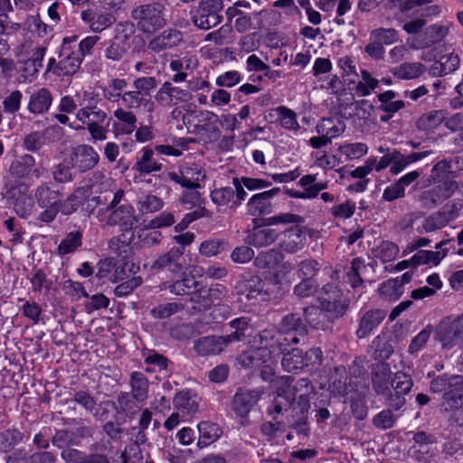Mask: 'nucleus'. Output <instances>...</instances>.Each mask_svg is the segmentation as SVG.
Wrapping results in <instances>:
<instances>
[{
    "mask_svg": "<svg viewBox=\"0 0 463 463\" xmlns=\"http://www.w3.org/2000/svg\"><path fill=\"white\" fill-rule=\"evenodd\" d=\"M349 306L347 298L343 292L334 285L327 284L323 288V295L320 298V309L315 307L304 309L305 320L315 326H317V317L324 311L329 319L342 317Z\"/></svg>",
    "mask_w": 463,
    "mask_h": 463,
    "instance_id": "nucleus-1",
    "label": "nucleus"
},
{
    "mask_svg": "<svg viewBox=\"0 0 463 463\" xmlns=\"http://www.w3.org/2000/svg\"><path fill=\"white\" fill-rule=\"evenodd\" d=\"M77 36L65 37L58 51V58H50L47 71L57 77H71L80 69L82 60L76 46Z\"/></svg>",
    "mask_w": 463,
    "mask_h": 463,
    "instance_id": "nucleus-2",
    "label": "nucleus"
},
{
    "mask_svg": "<svg viewBox=\"0 0 463 463\" xmlns=\"http://www.w3.org/2000/svg\"><path fill=\"white\" fill-rule=\"evenodd\" d=\"M165 8L158 2L140 5L131 12L137 29L146 35H152L167 24Z\"/></svg>",
    "mask_w": 463,
    "mask_h": 463,
    "instance_id": "nucleus-3",
    "label": "nucleus"
},
{
    "mask_svg": "<svg viewBox=\"0 0 463 463\" xmlns=\"http://www.w3.org/2000/svg\"><path fill=\"white\" fill-rule=\"evenodd\" d=\"M315 387L308 378H300L292 386L291 394L294 395V401L298 396V407L299 409V416L297 420L289 424L298 433L307 434L308 428L307 425L308 411L310 408L309 394L313 392Z\"/></svg>",
    "mask_w": 463,
    "mask_h": 463,
    "instance_id": "nucleus-4",
    "label": "nucleus"
},
{
    "mask_svg": "<svg viewBox=\"0 0 463 463\" xmlns=\"http://www.w3.org/2000/svg\"><path fill=\"white\" fill-rule=\"evenodd\" d=\"M223 0H201L191 11L193 24L202 29L209 30L218 25L222 16Z\"/></svg>",
    "mask_w": 463,
    "mask_h": 463,
    "instance_id": "nucleus-5",
    "label": "nucleus"
},
{
    "mask_svg": "<svg viewBox=\"0 0 463 463\" xmlns=\"http://www.w3.org/2000/svg\"><path fill=\"white\" fill-rule=\"evenodd\" d=\"M195 123L193 132L205 143H215L221 137L218 128L219 117L209 110H199L194 113Z\"/></svg>",
    "mask_w": 463,
    "mask_h": 463,
    "instance_id": "nucleus-6",
    "label": "nucleus"
},
{
    "mask_svg": "<svg viewBox=\"0 0 463 463\" xmlns=\"http://www.w3.org/2000/svg\"><path fill=\"white\" fill-rule=\"evenodd\" d=\"M436 339L443 348L459 345L463 341V314L454 319H444L437 327Z\"/></svg>",
    "mask_w": 463,
    "mask_h": 463,
    "instance_id": "nucleus-7",
    "label": "nucleus"
},
{
    "mask_svg": "<svg viewBox=\"0 0 463 463\" xmlns=\"http://www.w3.org/2000/svg\"><path fill=\"white\" fill-rule=\"evenodd\" d=\"M184 248L173 247L167 252L158 256L151 264L153 271H169L174 275L183 273L185 269Z\"/></svg>",
    "mask_w": 463,
    "mask_h": 463,
    "instance_id": "nucleus-8",
    "label": "nucleus"
},
{
    "mask_svg": "<svg viewBox=\"0 0 463 463\" xmlns=\"http://www.w3.org/2000/svg\"><path fill=\"white\" fill-rule=\"evenodd\" d=\"M99 161V154L94 148L86 144L79 145L73 148L71 155V163L72 167L84 173L94 168Z\"/></svg>",
    "mask_w": 463,
    "mask_h": 463,
    "instance_id": "nucleus-9",
    "label": "nucleus"
},
{
    "mask_svg": "<svg viewBox=\"0 0 463 463\" xmlns=\"http://www.w3.org/2000/svg\"><path fill=\"white\" fill-rule=\"evenodd\" d=\"M80 17L93 33L103 32L116 21L110 13L104 12L96 5L81 11Z\"/></svg>",
    "mask_w": 463,
    "mask_h": 463,
    "instance_id": "nucleus-10",
    "label": "nucleus"
},
{
    "mask_svg": "<svg viewBox=\"0 0 463 463\" xmlns=\"http://www.w3.org/2000/svg\"><path fill=\"white\" fill-rule=\"evenodd\" d=\"M191 99L187 90L175 87L169 81H165L155 95L157 103L165 107H172L178 103L186 102Z\"/></svg>",
    "mask_w": 463,
    "mask_h": 463,
    "instance_id": "nucleus-11",
    "label": "nucleus"
},
{
    "mask_svg": "<svg viewBox=\"0 0 463 463\" xmlns=\"http://www.w3.org/2000/svg\"><path fill=\"white\" fill-rule=\"evenodd\" d=\"M263 393L264 392L260 388L253 390L239 389L232 400V408L236 414L241 417L248 415Z\"/></svg>",
    "mask_w": 463,
    "mask_h": 463,
    "instance_id": "nucleus-12",
    "label": "nucleus"
},
{
    "mask_svg": "<svg viewBox=\"0 0 463 463\" xmlns=\"http://www.w3.org/2000/svg\"><path fill=\"white\" fill-rule=\"evenodd\" d=\"M182 42V32L177 29L168 28L154 36L148 42L147 48L153 52L159 53L177 47Z\"/></svg>",
    "mask_w": 463,
    "mask_h": 463,
    "instance_id": "nucleus-13",
    "label": "nucleus"
},
{
    "mask_svg": "<svg viewBox=\"0 0 463 463\" xmlns=\"http://www.w3.org/2000/svg\"><path fill=\"white\" fill-rule=\"evenodd\" d=\"M225 335H207L194 342V349L201 356L217 355L229 345Z\"/></svg>",
    "mask_w": 463,
    "mask_h": 463,
    "instance_id": "nucleus-14",
    "label": "nucleus"
},
{
    "mask_svg": "<svg viewBox=\"0 0 463 463\" xmlns=\"http://www.w3.org/2000/svg\"><path fill=\"white\" fill-rule=\"evenodd\" d=\"M279 192L280 188L274 187L269 191L252 195L247 203L248 213L251 216H260L270 213L272 211L271 200Z\"/></svg>",
    "mask_w": 463,
    "mask_h": 463,
    "instance_id": "nucleus-15",
    "label": "nucleus"
},
{
    "mask_svg": "<svg viewBox=\"0 0 463 463\" xmlns=\"http://www.w3.org/2000/svg\"><path fill=\"white\" fill-rule=\"evenodd\" d=\"M137 222L135 210L130 204H122L113 208L107 220L108 224L118 225L124 231L133 229Z\"/></svg>",
    "mask_w": 463,
    "mask_h": 463,
    "instance_id": "nucleus-16",
    "label": "nucleus"
},
{
    "mask_svg": "<svg viewBox=\"0 0 463 463\" xmlns=\"http://www.w3.org/2000/svg\"><path fill=\"white\" fill-rule=\"evenodd\" d=\"M264 281L259 276H251L241 280L236 285L239 295L244 296L247 300L264 299L267 293L264 291Z\"/></svg>",
    "mask_w": 463,
    "mask_h": 463,
    "instance_id": "nucleus-17",
    "label": "nucleus"
},
{
    "mask_svg": "<svg viewBox=\"0 0 463 463\" xmlns=\"http://www.w3.org/2000/svg\"><path fill=\"white\" fill-rule=\"evenodd\" d=\"M372 385L377 394L387 395L392 385V371L388 364L378 363L372 368Z\"/></svg>",
    "mask_w": 463,
    "mask_h": 463,
    "instance_id": "nucleus-18",
    "label": "nucleus"
},
{
    "mask_svg": "<svg viewBox=\"0 0 463 463\" xmlns=\"http://www.w3.org/2000/svg\"><path fill=\"white\" fill-rule=\"evenodd\" d=\"M279 232L267 226L253 228L247 236L249 245L256 248L268 247L274 243L279 238Z\"/></svg>",
    "mask_w": 463,
    "mask_h": 463,
    "instance_id": "nucleus-19",
    "label": "nucleus"
},
{
    "mask_svg": "<svg viewBox=\"0 0 463 463\" xmlns=\"http://www.w3.org/2000/svg\"><path fill=\"white\" fill-rule=\"evenodd\" d=\"M433 392H443V398L450 392H461L463 389V376L461 375H440L430 382V386Z\"/></svg>",
    "mask_w": 463,
    "mask_h": 463,
    "instance_id": "nucleus-20",
    "label": "nucleus"
},
{
    "mask_svg": "<svg viewBox=\"0 0 463 463\" xmlns=\"http://www.w3.org/2000/svg\"><path fill=\"white\" fill-rule=\"evenodd\" d=\"M306 239V233L302 229L298 226L292 227L283 232L279 246L287 253H295L303 249Z\"/></svg>",
    "mask_w": 463,
    "mask_h": 463,
    "instance_id": "nucleus-21",
    "label": "nucleus"
},
{
    "mask_svg": "<svg viewBox=\"0 0 463 463\" xmlns=\"http://www.w3.org/2000/svg\"><path fill=\"white\" fill-rule=\"evenodd\" d=\"M198 66V60L194 55H186L177 60L171 61L169 67L171 71L176 73L172 80L175 83L183 82L186 80L188 71H193Z\"/></svg>",
    "mask_w": 463,
    "mask_h": 463,
    "instance_id": "nucleus-22",
    "label": "nucleus"
},
{
    "mask_svg": "<svg viewBox=\"0 0 463 463\" xmlns=\"http://www.w3.org/2000/svg\"><path fill=\"white\" fill-rule=\"evenodd\" d=\"M385 317L383 311L380 309H372L364 314L361 317L356 335L358 338L368 336L372 331L376 328Z\"/></svg>",
    "mask_w": 463,
    "mask_h": 463,
    "instance_id": "nucleus-23",
    "label": "nucleus"
},
{
    "mask_svg": "<svg viewBox=\"0 0 463 463\" xmlns=\"http://www.w3.org/2000/svg\"><path fill=\"white\" fill-rule=\"evenodd\" d=\"M76 118L86 127L92 123H105L108 119V114L96 105H92L90 100L88 105L78 109Z\"/></svg>",
    "mask_w": 463,
    "mask_h": 463,
    "instance_id": "nucleus-24",
    "label": "nucleus"
},
{
    "mask_svg": "<svg viewBox=\"0 0 463 463\" xmlns=\"http://www.w3.org/2000/svg\"><path fill=\"white\" fill-rule=\"evenodd\" d=\"M52 103V92L46 88H42L30 96L28 109L33 114H43L49 110Z\"/></svg>",
    "mask_w": 463,
    "mask_h": 463,
    "instance_id": "nucleus-25",
    "label": "nucleus"
},
{
    "mask_svg": "<svg viewBox=\"0 0 463 463\" xmlns=\"http://www.w3.org/2000/svg\"><path fill=\"white\" fill-rule=\"evenodd\" d=\"M133 169L140 174L148 175L153 172L160 171L162 169V164L154 158V150L146 146L137 158Z\"/></svg>",
    "mask_w": 463,
    "mask_h": 463,
    "instance_id": "nucleus-26",
    "label": "nucleus"
},
{
    "mask_svg": "<svg viewBox=\"0 0 463 463\" xmlns=\"http://www.w3.org/2000/svg\"><path fill=\"white\" fill-rule=\"evenodd\" d=\"M458 55L451 52L442 55L439 61H436L430 69L432 76L440 77L455 71L459 65Z\"/></svg>",
    "mask_w": 463,
    "mask_h": 463,
    "instance_id": "nucleus-27",
    "label": "nucleus"
},
{
    "mask_svg": "<svg viewBox=\"0 0 463 463\" xmlns=\"http://www.w3.org/2000/svg\"><path fill=\"white\" fill-rule=\"evenodd\" d=\"M35 166V159L31 155H24L14 160L10 166V173L13 176L23 178L29 175L32 172L39 177L40 173Z\"/></svg>",
    "mask_w": 463,
    "mask_h": 463,
    "instance_id": "nucleus-28",
    "label": "nucleus"
},
{
    "mask_svg": "<svg viewBox=\"0 0 463 463\" xmlns=\"http://www.w3.org/2000/svg\"><path fill=\"white\" fill-rule=\"evenodd\" d=\"M317 133L325 135L330 141L345 130V123L340 118H323L316 127Z\"/></svg>",
    "mask_w": 463,
    "mask_h": 463,
    "instance_id": "nucleus-29",
    "label": "nucleus"
},
{
    "mask_svg": "<svg viewBox=\"0 0 463 463\" xmlns=\"http://www.w3.org/2000/svg\"><path fill=\"white\" fill-rule=\"evenodd\" d=\"M122 105L128 109H138L143 108L147 111H153L154 103L151 98L144 97L139 91L129 90L122 95Z\"/></svg>",
    "mask_w": 463,
    "mask_h": 463,
    "instance_id": "nucleus-30",
    "label": "nucleus"
},
{
    "mask_svg": "<svg viewBox=\"0 0 463 463\" xmlns=\"http://www.w3.org/2000/svg\"><path fill=\"white\" fill-rule=\"evenodd\" d=\"M88 195V188L79 187L71 194L65 200L59 199V210L64 215H71L82 204Z\"/></svg>",
    "mask_w": 463,
    "mask_h": 463,
    "instance_id": "nucleus-31",
    "label": "nucleus"
},
{
    "mask_svg": "<svg viewBox=\"0 0 463 463\" xmlns=\"http://www.w3.org/2000/svg\"><path fill=\"white\" fill-rule=\"evenodd\" d=\"M197 428L199 432L197 444L200 448H203L213 443L222 435V430L213 422L201 421Z\"/></svg>",
    "mask_w": 463,
    "mask_h": 463,
    "instance_id": "nucleus-32",
    "label": "nucleus"
},
{
    "mask_svg": "<svg viewBox=\"0 0 463 463\" xmlns=\"http://www.w3.org/2000/svg\"><path fill=\"white\" fill-rule=\"evenodd\" d=\"M279 327L289 334L297 335L298 337L304 336L307 333L306 322L299 314L296 313L285 316L280 321Z\"/></svg>",
    "mask_w": 463,
    "mask_h": 463,
    "instance_id": "nucleus-33",
    "label": "nucleus"
},
{
    "mask_svg": "<svg viewBox=\"0 0 463 463\" xmlns=\"http://www.w3.org/2000/svg\"><path fill=\"white\" fill-rule=\"evenodd\" d=\"M303 357L304 352L301 349L292 348L284 354L281 365L288 373H298L307 367Z\"/></svg>",
    "mask_w": 463,
    "mask_h": 463,
    "instance_id": "nucleus-34",
    "label": "nucleus"
},
{
    "mask_svg": "<svg viewBox=\"0 0 463 463\" xmlns=\"http://www.w3.org/2000/svg\"><path fill=\"white\" fill-rule=\"evenodd\" d=\"M451 220L452 213H448L446 210H440L425 218L421 227L424 232H433L445 227Z\"/></svg>",
    "mask_w": 463,
    "mask_h": 463,
    "instance_id": "nucleus-35",
    "label": "nucleus"
},
{
    "mask_svg": "<svg viewBox=\"0 0 463 463\" xmlns=\"http://www.w3.org/2000/svg\"><path fill=\"white\" fill-rule=\"evenodd\" d=\"M113 41L129 50L131 39L136 33V26L131 22H120L114 27Z\"/></svg>",
    "mask_w": 463,
    "mask_h": 463,
    "instance_id": "nucleus-36",
    "label": "nucleus"
},
{
    "mask_svg": "<svg viewBox=\"0 0 463 463\" xmlns=\"http://www.w3.org/2000/svg\"><path fill=\"white\" fill-rule=\"evenodd\" d=\"M368 269V266L364 264L362 258H354L349 269L346 271V279L352 288H355L362 286L364 279L363 276Z\"/></svg>",
    "mask_w": 463,
    "mask_h": 463,
    "instance_id": "nucleus-37",
    "label": "nucleus"
},
{
    "mask_svg": "<svg viewBox=\"0 0 463 463\" xmlns=\"http://www.w3.org/2000/svg\"><path fill=\"white\" fill-rule=\"evenodd\" d=\"M448 34V28L440 24H433L420 36L419 47L426 48L440 42Z\"/></svg>",
    "mask_w": 463,
    "mask_h": 463,
    "instance_id": "nucleus-38",
    "label": "nucleus"
},
{
    "mask_svg": "<svg viewBox=\"0 0 463 463\" xmlns=\"http://www.w3.org/2000/svg\"><path fill=\"white\" fill-rule=\"evenodd\" d=\"M446 112L444 110H432L421 115L416 126L418 129L427 131L431 130L439 126L446 119Z\"/></svg>",
    "mask_w": 463,
    "mask_h": 463,
    "instance_id": "nucleus-39",
    "label": "nucleus"
},
{
    "mask_svg": "<svg viewBox=\"0 0 463 463\" xmlns=\"http://www.w3.org/2000/svg\"><path fill=\"white\" fill-rule=\"evenodd\" d=\"M131 395L136 397L137 402H145L148 393V381L140 372H133L130 375Z\"/></svg>",
    "mask_w": 463,
    "mask_h": 463,
    "instance_id": "nucleus-40",
    "label": "nucleus"
},
{
    "mask_svg": "<svg viewBox=\"0 0 463 463\" xmlns=\"http://www.w3.org/2000/svg\"><path fill=\"white\" fill-rule=\"evenodd\" d=\"M118 411L125 414L127 417L133 419L140 411L136 397L129 392H120L118 396Z\"/></svg>",
    "mask_w": 463,
    "mask_h": 463,
    "instance_id": "nucleus-41",
    "label": "nucleus"
},
{
    "mask_svg": "<svg viewBox=\"0 0 463 463\" xmlns=\"http://www.w3.org/2000/svg\"><path fill=\"white\" fill-rule=\"evenodd\" d=\"M292 382L293 378L286 375L276 377L272 382L276 389V396L286 400L287 406H291L294 402V395L291 394Z\"/></svg>",
    "mask_w": 463,
    "mask_h": 463,
    "instance_id": "nucleus-42",
    "label": "nucleus"
},
{
    "mask_svg": "<svg viewBox=\"0 0 463 463\" xmlns=\"http://www.w3.org/2000/svg\"><path fill=\"white\" fill-rule=\"evenodd\" d=\"M82 244V232L80 231H74L69 232L61 240L58 246V253L60 255H66L74 252Z\"/></svg>",
    "mask_w": 463,
    "mask_h": 463,
    "instance_id": "nucleus-43",
    "label": "nucleus"
},
{
    "mask_svg": "<svg viewBox=\"0 0 463 463\" xmlns=\"http://www.w3.org/2000/svg\"><path fill=\"white\" fill-rule=\"evenodd\" d=\"M199 286V282L195 280L194 277L184 276L180 279L174 281L169 284L167 288L169 291L177 296L189 295L192 293L196 287Z\"/></svg>",
    "mask_w": 463,
    "mask_h": 463,
    "instance_id": "nucleus-44",
    "label": "nucleus"
},
{
    "mask_svg": "<svg viewBox=\"0 0 463 463\" xmlns=\"http://www.w3.org/2000/svg\"><path fill=\"white\" fill-rule=\"evenodd\" d=\"M36 201L41 208L57 205L59 203L60 194L48 186H40L35 194Z\"/></svg>",
    "mask_w": 463,
    "mask_h": 463,
    "instance_id": "nucleus-45",
    "label": "nucleus"
},
{
    "mask_svg": "<svg viewBox=\"0 0 463 463\" xmlns=\"http://www.w3.org/2000/svg\"><path fill=\"white\" fill-rule=\"evenodd\" d=\"M423 72V65L420 62L402 63L393 69L392 73L400 79H414L421 75Z\"/></svg>",
    "mask_w": 463,
    "mask_h": 463,
    "instance_id": "nucleus-46",
    "label": "nucleus"
},
{
    "mask_svg": "<svg viewBox=\"0 0 463 463\" xmlns=\"http://www.w3.org/2000/svg\"><path fill=\"white\" fill-rule=\"evenodd\" d=\"M184 306L177 302H168L160 304L150 310L151 316L156 319L167 318L179 311L183 310Z\"/></svg>",
    "mask_w": 463,
    "mask_h": 463,
    "instance_id": "nucleus-47",
    "label": "nucleus"
},
{
    "mask_svg": "<svg viewBox=\"0 0 463 463\" xmlns=\"http://www.w3.org/2000/svg\"><path fill=\"white\" fill-rule=\"evenodd\" d=\"M249 322L250 320L247 317L235 318L230 322V326L234 330L225 335L230 345L233 342H239L244 339L245 331L249 327Z\"/></svg>",
    "mask_w": 463,
    "mask_h": 463,
    "instance_id": "nucleus-48",
    "label": "nucleus"
},
{
    "mask_svg": "<svg viewBox=\"0 0 463 463\" xmlns=\"http://www.w3.org/2000/svg\"><path fill=\"white\" fill-rule=\"evenodd\" d=\"M283 259L282 254L277 250L262 251L254 260V264L259 269H269L278 264Z\"/></svg>",
    "mask_w": 463,
    "mask_h": 463,
    "instance_id": "nucleus-49",
    "label": "nucleus"
},
{
    "mask_svg": "<svg viewBox=\"0 0 463 463\" xmlns=\"http://www.w3.org/2000/svg\"><path fill=\"white\" fill-rule=\"evenodd\" d=\"M128 82L125 79H112L107 89L104 90V98L109 101L122 100V91L127 88Z\"/></svg>",
    "mask_w": 463,
    "mask_h": 463,
    "instance_id": "nucleus-50",
    "label": "nucleus"
},
{
    "mask_svg": "<svg viewBox=\"0 0 463 463\" xmlns=\"http://www.w3.org/2000/svg\"><path fill=\"white\" fill-rule=\"evenodd\" d=\"M163 207V200L154 194H146L137 202L138 211L142 213H153L160 211Z\"/></svg>",
    "mask_w": 463,
    "mask_h": 463,
    "instance_id": "nucleus-51",
    "label": "nucleus"
},
{
    "mask_svg": "<svg viewBox=\"0 0 463 463\" xmlns=\"http://www.w3.org/2000/svg\"><path fill=\"white\" fill-rule=\"evenodd\" d=\"M370 40H376L383 46L390 45L398 42V32L394 28H377L371 31Z\"/></svg>",
    "mask_w": 463,
    "mask_h": 463,
    "instance_id": "nucleus-52",
    "label": "nucleus"
},
{
    "mask_svg": "<svg viewBox=\"0 0 463 463\" xmlns=\"http://www.w3.org/2000/svg\"><path fill=\"white\" fill-rule=\"evenodd\" d=\"M379 85V80L372 77L371 73L365 70L361 71V80L356 85V92L362 96H368L372 90H374Z\"/></svg>",
    "mask_w": 463,
    "mask_h": 463,
    "instance_id": "nucleus-53",
    "label": "nucleus"
},
{
    "mask_svg": "<svg viewBox=\"0 0 463 463\" xmlns=\"http://www.w3.org/2000/svg\"><path fill=\"white\" fill-rule=\"evenodd\" d=\"M279 116V123L281 127L288 130H298L299 124L297 120V114L285 106H279L276 109Z\"/></svg>",
    "mask_w": 463,
    "mask_h": 463,
    "instance_id": "nucleus-54",
    "label": "nucleus"
},
{
    "mask_svg": "<svg viewBox=\"0 0 463 463\" xmlns=\"http://www.w3.org/2000/svg\"><path fill=\"white\" fill-rule=\"evenodd\" d=\"M372 349V355L376 360H386L393 352L392 345L380 335L373 341Z\"/></svg>",
    "mask_w": 463,
    "mask_h": 463,
    "instance_id": "nucleus-55",
    "label": "nucleus"
},
{
    "mask_svg": "<svg viewBox=\"0 0 463 463\" xmlns=\"http://www.w3.org/2000/svg\"><path fill=\"white\" fill-rule=\"evenodd\" d=\"M338 151L347 159H358L367 154L368 146L362 142L346 143L340 146Z\"/></svg>",
    "mask_w": 463,
    "mask_h": 463,
    "instance_id": "nucleus-56",
    "label": "nucleus"
},
{
    "mask_svg": "<svg viewBox=\"0 0 463 463\" xmlns=\"http://www.w3.org/2000/svg\"><path fill=\"white\" fill-rule=\"evenodd\" d=\"M379 292L382 296L390 300H397L403 292L401 288V283L399 282V278L383 282L379 288Z\"/></svg>",
    "mask_w": 463,
    "mask_h": 463,
    "instance_id": "nucleus-57",
    "label": "nucleus"
},
{
    "mask_svg": "<svg viewBox=\"0 0 463 463\" xmlns=\"http://www.w3.org/2000/svg\"><path fill=\"white\" fill-rule=\"evenodd\" d=\"M109 245V249L122 259L128 258L132 253L131 247L124 234L112 238Z\"/></svg>",
    "mask_w": 463,
    "mask_h": 463,
    "instance_id": "nucleus-58",
    "label": "nucleus"
},
{
    "mask_svg": "<svg viewBox=\"0 0 463 463\" xmlns=\"http://www.w3.org/2000/svg\"><path fill=\"white\" fill-rule=\"evenodd\" d=\"M413 382L409 374L402 372H397L394 373V376L392 379V387L394 392L406 394L411 390Z\"/></svg>",
    "mask_w": 463,
    "mask_h": 463,
    "instance_id": "nucleus-59",
    "label": "nucleus"
},
{
    "mask_svg": "<svg viewBox=\"0 0 463 463\" xmlns=\"http://www.w3.org/2000/svg\"><path fill=\"white\" fill-rule=\"evenodd\" d=\"M458 188L456 182L449 181L439 184L428 192L433 198L435 203L437 200H444L449 198L453 192Z\"/></svg>",
    "mask_w": 463,
    "mask_h": 463,
    "instance_id": "nucleus-60",
    "label": "nucleus"
},
{
    "mask_svg": "<svg viewBox=\"0 0 463 463\" xmlns=\"http://www.w3.org/2000/svg\"><path fill=\"white\" fill-rule=\"evenodd\" d=\"M304 222V218L298 214L290 213H280L266 219V224L278 225V224H301Z\"/></svg>",
    "mask_w": 463,
    "mask_h": 463,
    "instance_id": "nucleus-61",
    "label": "nucleus"
},
{
    "mask_svg": "<svg viewBox=\"0 0 463 463\" xmlns=\"http://www.w3.org/2000/svg\"><path fill=\"white\" fill-rule=\"evenodd\" d=\"M157 81L155 77L146 76L137 78L133 81L134 90L139 91L144 97L151 98L150 91L156 89Z\"/></svg>",
    "mask_w": 463,
    "mask_h": 463,
    "instance_id": "nucleus-62",
    "label": "nucleus"
},
{
    "mask_svg": "<svg viewBox=\"0 0 463 463\" xmlns=\"http://www.w3.org/2000/svg\"><path fill=\"white\" fill-rule=\"evenodd\" d=\"M175 407L184 411H192L197 410L196 402L192 399L190 392L187 391L178 392L173 401Z\"/></svg>",
    "mask_w": 463,
    "mask_h": 463,
    "instance_id": "nucleus-63",
    "label": "nucleus"
},
{
    "mask_svg": "<svg viewBox=\"0 0 463 463\" xmlns=\"http://www.w3.org/2000/svg\"><path fill=\"white\" fill-rule=\"evenodd\" d=\"M45 143L44 133L34 131L26 135L24 138V146L26 150L36 152L43 147Z\"/></svg>",
    "mask_w": 463,
    "mask_h": 463,
    "instance_id": "nucleus-64",
    "label": "nucleus"
}]
</instances>
